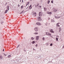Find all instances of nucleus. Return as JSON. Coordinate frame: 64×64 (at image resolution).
I'll return each mask as SVG.
<instances>
[{
  "mask_svg": "<svg viewBox=\"0 0 64 64\" xmlns=\"http://www.w3.org/2000/svg\"><path fill=\"white\" fill-rule=\"evenodd\" d=\"M30 1H32V0H30Z\"/></svg>",
  "mask_w": 64,
  "mask_h": 64,
  "instance_id": "39",
  "label": "nucleus"
},
{
  "mask_svg": "<svg viewBox=\"0 0 64 64\" xmlns=\"http://www.w3.org/2000/svg\"><path fill=\"white\" fill-rule=\"evenodd\" d=\"M11 55H9L8 56V58H10V57H11Z\"/></svg>",
  "mask_w": 64,
  "mask_h": 64,
  "instance_id": "21",
  "label": "nucleus"
},
{
  "mask_svg": "<svg viewBox=\"0 0 64 64\" xmlns=\"http://www.w3.org/2000/svg\"><path fill=\"white\" fill-rule=\"evenodd\" d=\"M35 41H34L32 42V44H34V43H35Z\"/></svg>",
  "mask_w": 64,
  "mask_h": 64,
  "instance_id": "22",
  "label": "nucleus"
},
{
  "mask_svg": "<svg viewBox=\"0 0 64 64\" xmlns=\"http://www.w3.org/2000/svg\"><path fill=\"white\" fill-rule=\"evenodd\" d=\"M18 5H19H19L18 4Z\"/></svg>",
  "mask_w": 64,
  "mask_h": 64,
  "instance_id": "40",
  "label": "nucleus"
},
{
  "mask_svg": "<svg viewBox=\"0 0 64 64\" xmlns=\"http://www.w3.org/2000/svg\"><path fill=\"white\" fill-rule=\"evenodd\" d=\"M36 24L38 25H41V24H40V22H37L36 23Z\"/></svg>",
  "mask_w": 64,
  "mask_h": 64,
  "instance_id": "9",
  "label": "nucleus"
},
{
  "mask_svg": "<svg viewBox=\"0 0 64 64\" xmlns=\"http://www.w3.org/2000/svg\"><path fill=\"white\" fill-rule=\"evenodd\" d=\"M8 12V10H6L5 11L6 13H7V12Z\"/></svg>",
  "mask_w": 64,
  "mask_h": 64,
  "instance_id": "24",
  "label": "nucleus"
},
{
  "mask_svg": "<svg viewBox=\"0 0 64 64\" xmlns=\"http://www.w3.org/2000/svg\"><path fill=\"white\" fill-rule=\"evenodd\" d=\"M34 34H38V33H37V32L35 33H34Z\"/></svg>",
  "mask_w": 64,
  "mask_h": 64,
  "instance_id": "25",
  "label": "nucleus"
},
{
  "mask_svg": "<svg viewBox=\"0 0 64 64\" xmlns=\"http://www.w3.org/2000/svg\"><path fill=\"white\" fill-rule=\"evenodd\" d=\"M59 23H58L56 24V26L57 27H59V26H60L59 25Z\"/></svg>",
  "mask_w": 64,
  "mask_h": 64,
  "instance_id": "11",
  "label": "nucleus"
},
{
  "mask_svg": "<svg viewBox=\"0 0 64 64\" xmlns=\"http://www.w3.org/2000/svg\"><path fill=\"white\" fill-rule=\"evenodd\" d=\"M19 45H18V46L17 47V48L19 47Z\"/></svg>",
  "mask_w": 64,
  "mask_h": 64,
  "instance_id": "32",
  "label": "nucleus"
},
{
  "mask_svg": "<svg viewBox=\"0 0 64 64\" xmlns=\"http://www.w3.org/2000/svg\"><path fill=\"white\" fill-rule=\"evenodd\" d=\"M33 50H35L34 48H33Z\"/></svg>",
  "mask_w": 64,
  "mask_h": 64,
  "instance_id": "33",
  "label": "nucleus"
},
{
  "mask_svg": "<svg viewBox=\"0 0 64 64\" xmlns=\"http://www.w3.org/2000/svg\"><path fill=\"white\" fill-rule=\"evenodd\" d=\"M39 38V36H36V40H38Z\"/></svg>",
  "mask_w": 64,
  "mask_h": 64,
  "instance_id": "8",
  "label": "nucleus"
},
{
  "mask_svg": "<svg viewBox=\"0 0 64 64\" xmlns=\"http://www.w3.org/2000/svg\"><path fill=\"white\" fill-rule=\"evenodd\" d=\"M55 18H60V17H58V16H55Z\"/></svg>",
  "mask_w": 64,
  "mask_h": 64,
  "instance_id": "13",
  "label": "nucleus"
},
{
  "mask_svg": "<svg viewBox=\"0 0 64 64\" xmlns=\"http://www.w3.org/2000/svg\"><path fill=\"white\" fill-rule=\"evenodd\" d=\"M22 13H23V11H22Z\"/></svg>",
  "mask_w": 64,
  "mask_h": 64,
  "instance_id": "36",
  "label": "nucleus"
},
{
  "mask_svg": "<svg viewBox=\"0 0 64 64\" xmlns=\"http://www.w3.org/2000/svg\"><path fill=\"white\" fill-rule=\"evenodd\" d=\"M50 45V46H52V44H51Z\"/></svg>",
  "mask_w": 64,
  "mask_h": 64,
  "instance_id": "30",
  "label": "nucleus"
},
{
  "mask_svg": "<svg viewBox=\"0 0 64 64\" xmlns=\"http://www.w3.org/2000/svg\"><path fill=\"white\" fill-rule=\"evenodd\" d=\"M34 30L35 31H38V28H34Z\"/></svg>",
  "mask_w": 64,
  "mask_h": 64,
  "instance_id": "4",
  "label": "nucleus"
},
{
  "mask_svg": "<svg viewBox=\"0 0 64 64\" xmlns=\"http://www.w3.org/2000/svg\"><path fill=\"white\" fill-rule=\"evenodd\" d=\"M48 4H49V2H50V0H48Z\"/></svg>",
  "mask_w": 64,
  "mask_h": 64,
  "instance_id": "26",
  "label": "nucleus"
},
{
  "mask_svg": "<svg viewBox=\"0 0 64 64\" xmlns=\"http://www.w3.org/2000/svg\"><path fill=\"white\" fill-rule=\"evenodd\" d=\"M31 39L32 40H34V38H31Z\"/></svg>",
  "mask_w": 64,
  "mask_h": 64,
  "instance_id": "27",
  "label": "nucleus"
},
{
  "mask_svg": "<svg viewBox=\"0 0 64 64\" xmlns=\"http://www.w3.org/2000/svg\"><path fill=\"white\" fill-rule=\"evenodd\" d=\"M60 30H61V29H60Z\"/></svg>",
  "mask_w": 64,
  "mask_h": 64,
  "instance_id": "34",
  "label": "nucleus"
},
{
  "mask_svg": "<svg viewBox=\"0 0 64 64\" xmlns=\"http://www.w3.org/2000/svg\"><path fill=\"white\" fill-rule=\"evenodd\" d=\"M38 19L39 21H41L42 20L41 17H38Z\"/></svg>",
  "mask_w": 64,
  "mask_h": 64,
  "instance_id": "1",
  "label": "nucleus"
},
{
  "mask_svg": "<svg viewBox=\"0 0 64 64\" xmlns=\"http://www.w3.org/2000/svg\"><path fill=\"white\" fill-rule=\"evenodd\" d=\"M58 38H56V41H58Z\"/></svg>",
  "mask_w": 64,
  "mask_h": 64,
  "instance_id": "19",
  "label": "nucleus"
},
{
  "mask_svg": "<svg viewBox=\"0 0 64 64\" xmlns=\"http://www.w3.org/2000/svg\"><path fill=\"white\" fill-rule=\"evenodd\" d=\"M23 6H21V9H22L23 8Z\"/></svg>",
  "mask_w": 64,
  "mask_h": 64,
  "instance_id": "23",
  "label": "nucleus"
},
{
  "mask_svg": "<svg viewBox=\"0 0 64 64\" xmlns=\"http://www.w3.org/2000/svg\"><path fill=\"white\" fill-rule=\"evenodd\" d=\"M7 9L8 10H9V7L8 6H7Z\"/></svg>",
  "mask_w": 64,
  "mask_h": 64,
  "instance_id": "16",
  "label": "nucleus"
},
{
  "mask_svg": "<svg viewBox=\"0 0 64 64\" xmlns=\"http://www.w3.org/2000/svg\"><path fill=\"white\" fill-rule=\"evenodd\" d=\"M47 13L48 14H52L51 12H47Z\"/></svg>",
  "mask_w": 64,
  "mask_h": 64,
  "instance_id": "12",
  "label": "nucleus"
},
{
  "mask_svg": "<svg viewBox=\"0 0 64 64\" xmlns=\"http://www.w3.org/2000/svg\"><path fill=\"white\" fill-rule=\"evenodd\" d=\"M51 2L52 3H53V0H52L51 1Z\"/></svg>",
  "mask_w": 64,
  "mask_h": 64,
  "instance_id": "29",
  "label": "nucleus"
},
{
  "mask_svg": "<svg viewBox=\"0 0 64 64\" xmlns=\"http://www.w3.org/2000/svg\"><path fill=\"white\" fill-rule=\"evenodd\" d=\"M44 11H46V8H44Z\"/></svg>",
  "mask_w": 64,
  "mask_h": 64,
  "instance_id": "20",
  "label": "nucleus"
},
{
  "mask_svg": "<svg viewBox=\"0 0 64 64\" xmlns=\"http://www.w3.org/2000/svg\"><path fill=\"white\" fill-rule=\"evenodd\" d=\"M42 12H40L39 14V16H42Z\"/></svg>",
  "mask_w": 64,
  "mask_h": 64,
  "instance_id": "2",
  "label": "nucleus"
},
{
  "mask_svg": "<svg viewBox=\"0 0 64 64\" xmlns=\"http://www.w3.org/2000/svg\"><path fill=\"white\" fill-rule=\"evenodd\" d=\"M54 12H56V11H57V10L56 9H54Z\"/></svg>",
  "mask_w": 64,
  "mask_h": 64,
  "instance_id": "17",
  "label": "nucleus"
},
{
  "mask_svg": "<svg viewBox=\"0 0 64 64\" xmlns=\"http://www.w3.org/2000/svg\"><path fill=\"white\" fill-rule=\"evenodd\" d=\"M38 6V4H37L36 5V6H35L36 7H37V6Z\"/></svg>",
  "mask_w": 64,
  "mask_h": 64,
  "instance_id": "15",
  "label": "nucleus"
},
{
  "mask_svg": "<svg viewBox=\"0 0 64 64\" xmlns=\"http://www.w3.org/2000/svg\"><path fill=\"white\" fill-rule=\"evenodd\" d=\"M46 24H47V23H46Z\"/></svg>",
  "mask_w": 64,
  "mask_h": 64,
  "instance_id": "38",
  "label": "nucleus"
},
{
  "mask_svg": "<svg viewBox=\"0 0 64 64\" xmlns=\"http://www.w3.org/2000/svg\"><path fill=\"white\" fill-rule=\"evenodd\" d=\"M3 50H3V51H4V49Z\"/></svg>",
  "mask_w": 64,
  "mask_h": 64,
  "instance_id": "37",
  "label": "nucleus"
},
{
  "mask_svg": "<svg viewBox=\"0 0 64 64\" xmlns=\"http://www.w3.org/2000/svg\"><path fill=\"white\" fill-rule=\"evenodd\" d=\"M33 15L35 17L36 16V12H34L33 14Z\"/></svg>",
  "mask_w": 64,
  "mask_h": 64,
  "instance_id": "7",
  "label": "nucleus"
},
{
  "mask_svg": "<svg viewBox=\"0 0 64 64\" xmlns=\"http://www.w3.org/2000/svg\"><path fill=\"white\" fill-rule=\"evenodd\" d=\"M42 40H45V38H42Z\"/></svg>",
  "mask_w": 64,
  "mask_h": 64,
  "instance_id": "28",
  "label": "nucleus"
},
{
  "mask_svg": "<svg viewBox=\"0 0 64 64\" xmlns=\"http://www.w3.org/2000/svg\"><path fill=\"white\" fill-rule=\"evenodd\" d=\"M29 9H32V6L30 5L29 7Z\"/></svg>",
  "mask_w": 64,
  "mask_h": 64,
  "instance_id": "10",
  "label": "nucleus"
},
{
  "mask_svg": "<svg viewBox=\"0 0 64 64\" xmlns=\"http://www.w3.org/2000/svg\"><path fill=\"white\" fill-rule=\"evenodd\" d=\"M22 2H23V0H22Z\"/></svg>",
  "mask_w": 64,
  "mask_h": 64,
  "instance_id": "35",
  "label": "nucleus"
},
{
  "mask_svg": "<svg viewBox=\"0 0 64 64\" xmlns=\"http://www.w3.org/2000/svg\"><path fill=\"white\" fill-rule=\"evenodd\" d=\"M4 54L5 56H7V54H6V53Z\"/></svg>",
  "mask_w": 64,
  "mask_h": 64,
  "instance_id": "18",
  "label": "nucleus"
},
{
  "mask_svg": "<svg viewBox=\"0 0 64 64\" xmlns=\"http://www.w3.org/2000/svg\"><path fill=\"white\" fill-rule=\"evenodd\" d=\"M50 32L51 33H54V32L53 31V30L52 29H50Z\"/></svg>",
  "mask_w": 64,
  "mask_h": 64,
  "instance_id": "5",
  "label": "nucleus"
},
{
  "mask_svg": "<svg viewBox=\"0 0 64 64\" xmlns=\"http://www.w3.org/2000/svg\"><path fill=\"white\" fill-rule=\"evenodd\" d=\"M46 35H49L50 36H51V34L49 33L48 32H46Z\"/></svg>",
  "mask_w": 64,
  "mask_h": 64,
  "instance_id": "3",
  "label": "nucleus"
},
{
  "mask_svg": "<svg viewBox=\"0 0 64 64\" xmlns=\"http://www.w3.org/2000/svg\"><path fill=\"white\" fill-rule=\"evenodd\" d=\"M29 2H28L26 4V6H27L28 5H29Z\"/></svg>",
  "mask_w": 64,
  "mask_h": 64,
  "instance_id": "14",
  "label": "nucleus"
},
{
  "mask_svg": "<svg viewBox=\"0 0 64 64\" xmlns=\"http://www.w3.org/2000/svg\"><path fill=\"white\" fill-rule=\"evenodd\" d=\"M37 46H38V45H37V44H36V45H35V46L36 47H37Z\"/></svg>",
  "mask_w": 64,
  "mask_h": 64,
  "instance_id": "31",
  "label": "nucleus"
},
{
  "mask_svg": "<svg viewBox=\"0 0 64 64\" xmlns=\"http://www.w3.org/2000/svg\"><path fill=\"white\" fill-rule=\"evenodd\" d=\"M3 58L2 55H0V60H2L3 59Z\"/></svg>",
  "mask_w": 64,
  "mask_h": 64,
  "instance_id": "6",
  "label": "nucleus"
}]
</instances>
